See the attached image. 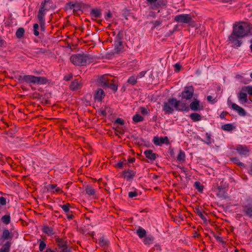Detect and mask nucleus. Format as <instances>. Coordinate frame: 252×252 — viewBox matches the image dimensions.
Here are the masks:
<instances>
[{
  "mask_svg": "<svg viewBox=\"0 0 252 252\" xmlns=\"http://www.w3.org/2000/svg\"><path fill=\"white\" fill-rule=\"evenodd\" d=\"M190 118L193 122H198L202 120V116L197 113H192L189 115Z\"/></svg>",
  "mask_w": 252,
  "mask_h": 252,
  "instance_id": "4be33fe9",
  "label": "nucleus"
},
{
  "mask_svg": "<svg viewBox=\"0 0 252 252\" xmlns=\"http://www.w3.org/2000/svg\"><path fill=\"white\" fill-rule=\"evenodd\" d=\"M140 110L141 114L143 115H148L149 114L150 110L149 109H146L144 107H141Z\"/></svg>",
  "mask_w": 252,
  "mask_h": 252,
  "instance_id": "864d4df0",
  "label": "nucleus"
},
{
  "mask_svg": "<svg viewBox=\"0 0 252 252\" xmlns=\"http://www.w3.org/2000/svg\"><path fill=\"white\" fill-rule=\"evenodd\" d=\"M174 71L176 72H179L182 67L181 65L179 63H176L174 65Z\"/></svg>",
  "mask_w": 252,
  "mask_h": 252,
  "instance_id": "6e6d98bb",
  "label": "nucleus"
},
{
  "mask_svg": "<svg viewBox=\"0 0 252 252\" xmlns=\"http://www.w3.org/2000/svg\"><path fill=\"white\" fill-rule=\"evenodd\" d=\"M98 244L103 249H105L108 247L109 241L104 236H102L98 239Z\"/></svg>",
  "mask_w": 252,
  "mask_h": 252,
  "instance_id": "a211bd4d",
  "label": "nucleus"
},
{
  "mask_svg": "<svg viewBox=\"0 0 252 252\" xmlns=\"http://www.w3.org/2000/svg\"><path fill=\"white\" fill-rule=\"evenodd\" d=\"M186 155L185 152L183 150H180L177 156V160L180 162H184L185 160Z\"/></svg>",
  "mask_w": 252,
  "mask_h": 252,
  "instance_id": "c85d7f7f",
  "label": "nucleus"
},
{
  "mask_svg": "<svg viewBox=\"0 0 252 252\" xmlns=\"http://www.w3.org/2000/svg\"><path fill=\"white\" fill-rule=\"evenodd\" d=\"M18 81L21 83H26L33 85H44L47 82V79L45 77L35 76L32 75H19L17 77Z\"/></svg>",
  "mask_w": 252,
  "mask_h": 252,
  "instance_id": "7ed1b4c3",
  "label": "nucleus"
},
{
  "mask_svg": "<svg viewBox=\"0 0 252 252\" xmlns=\"http://www.w3.org/2000/svg\"><path fill=\"white\" fill-rule=\"evenodd\" d=\"M242 91L247 92L248 94L252 95V86H245L242 88Z\"/></svg>",
  "mask_w": 252,
  "mask_h": 252,
  "instance_id": "c03bdc74",
  "label": "nucleus"
},
{
  "mask_svg": "<svg viewBox=\"0 0 252 252\" xmlns=\"http://www.w3.org/2000/svg\"><path fill=\"white\" fill-rule=\"evenodd\" d=\"M47 1H48L47 0H45L44 3L43 2L41 3L40 9H39L38 13H45L44 12H45V11L46 10L44 8L45 3L47 2Z\"/></svg>",
  "mask_w": 252,
  "mask_h": 252,
  "instance_id": "3c124183",
  "label": "nucleus"
},
{
  "mask_svg": "<svg viewBox=\"0 0 252 252\" xmlns=\"http://www.w3.org/2000/svg\"><path fill=\"white\" fill-rule=\"evenodd\" d=\"M234 127L232 124H227L221 126V129L225 131H231Z\"/></svg>",
  "mask_w": 252,
  "mask_h": 252,
  "instance_id": "f704fd0d",
  "label": "nucleus"
},
{
  "mask_svg": "<svg viewBox=\"0 0 252 252\" xmlns=\"http://www.w3.org/2000/svg\"><path fill=\"white\" fill-rule=\"evenodd\" d=\"M2 238L4 240H7L12 238L10 235V232L8 229H4L2 234Z\"/></svg>",
  "mask_w": 252,
  "mask_h": 252,
  "instance_id": "ea45409f",
  "label": "nucleus"
},
{
  "mask_svg": "<svg viewBox=\"0 0 252 252\" xmlns=\"http://www.w3.org/2000/svg\"><path fill=\"white\" fill-rule=\"evenodd\" d=\"M1 221L5 224H8L10 222V215H5L1 217Z\"/></svg>",
  "mask_w": 252,
  "mask_h": 252,
  "instance_id": "e433bc0d",
  "label": "nucleus"
},
{
  "mask_svg": "<svg viewBox=\"0 0 252 252\" xmlns=\"http://www.w3.org/2000/svg\"><path fill=\"white\" fill-rule=\"evenodd\" d=\"M38 241L39 242V250L40 252H42L45 249L46 244L42 240H39Z\"/></svg>",
  "mask_w": 252,
  "mask_h": 252,
  "instance_id": "49530a36",
  "label": "nucleus"
},
{
  "mask_svg": "<svg viewBox=\"0 0 252 252\" xmlns=\"http://www.w3.org/2000/svg\"><path fill=\"white\" fill-rule=\"evenodd\" d=\"M162 21L160 19L157 20L156 21H153L152 23L153 25V28H156L161 26L162 24Z\"/></svg>",
  "mask_w": 252,
  "mask_h": 252,
  "instance_id": "de8ad7c7",
  "label": "nucleus"
},
{
  "mask_svg": "<svg viewBox=\"0 0 252 252\" xmlns=\"http://www.w3.org/2000/svg\"><path fill=\"white\" fill-rule=\"evenodd\" d=\"M105 95V93L102 89H97L94 93V97L95 101L101 102Z\"/></svg>",
  "mask_w": 252,
  "mask_h": 252,
  "instance_id": "f8f14e48",
  "label": "nucleus"
},
{
  "mask_svg": "<svg viewBox=\"0 0 252 252\" xmlns=\"http://www.w3.org/2000/svg\"><path fill=\"white\" fill-rule=\"evenodd\" d=\"M114 124H119L121 126H123L125 124V122L123 119L118 118L115 121Z\"/></svg>",
  "mask_w": 252,
  "mask_h": 252,
  "instance_id": "5fc2aeb1",
  "label": "nucleus"
},
{
  "mask_svg": "<svg viewBox=\"0 0 252 252\" xmlns=\"http://www.w3.org/2000/svg\"><path fill=\"white\" fill-rule=\"evenodd\" d=\"M123 31H119L116 35L115 39V42H118L119 41H123Z\"/></svg>",
  "mask_w": 252,
  "mask_h": 252,
  "instance_id": "79ce46f5",
  "label": "nucleus"
},
{
  "mask_svg": "<svg viewBox=\"0 0 252 252\" xmlns=\"http://www.w3.org/2000/svg\"><path fill=\"white\" fill-rule=\"evenodd\" d=\"M122 176L127 181H131L133 180L136 174V172L134 170L128 169L125 170L122 173Z\"/></svg>",
  "mask_w": 252,
  "mask_h": 252,
  "instance_id": "9d476101",
  "label": "nucleus"
},
{
  "mask_svg": "<svg viewBox=\"0 0 252 252\" xmlns=\"http://www.w3.org/2000/svg\"><path fill=\"white\" fill-rule=\"evenodd\" d=\"M154 239V237L152 235H149L144 237L143 243L145 245H150L153 243Z\"/></svg>",
  "mask_w": 252,
  "mask_h": 252,
  "instance_id": "bb28decb",
  "label": "nucleus"
},
{
  "mask_svg": "<svg viewBox=\"0 0 252 252\" xmlns=\"http://www.w3.org/2000/svg\"><path fill=\"white\" fill-rule=\"evenodd\" d=\"M243 91H241L238 94V99L240 104H244L248 101L247 94Z\"/></svg>",
  "mask_w": 252,
  "mask_h": 252,
  "instance_id": "2eb2a0df",
  "label": "nucleus"
},
{
  "mask_svg": "<svg viewBox=\"0 0 252 252\" xmlns=\"http://www.w3.org/2000/svg\"><path fill=\"white\" fill-rule=\"evenodd\" d=\"M162 110L164 114H172L175 110L178 112H187L189 111V106L185 101L178 100L175 97H171L163 102Z\"/></svg>",
  "mask_w": 252,
  "mask_h": 252,
  "instance_id": "f03ea898",
  "label": "nucleus"
},
{
  "mask_svg": "<svg viewBox=\"0 0 252 252\" xmlns=\"http://www.w3.org/2000/svg\"><path fill=\"white\" fill-rule=\"evenodd\" d=\"M243 208L245 215L252 219V205L249 204L244 206Z\"/></svg>",
  "mask_w": 252,
  "mask_h": 252,
  "instance_id": "6ab92c4d",
  "label": "nucleus"
},
{
  "mask_svg": "<svg viewBox=\"0 0 252 252\" xmlns=\"http://www.w3.org/2000/svg\"><path fill=\"white\" fill-rule=\"evenodd\" d=\"M144 154L147 158L152 161L155 160L158 157V155L154 153L151 150H146L144 151Z\"/></svg>",
  "mask_w": 252,
  "mask_h": 252,
  "instance_id": "f3484780",
  "label": "nucleus"
},
{
  "mask_svg": "<svg viewBox=\"0 0 252 252\" xmlns=\"http://www.w3.org/2000/svg\"><path fill=\"white\" fill-rule=\"evenodd\" d=\"M153 142L155 145L161 146L163 144L169 143V140L167 136L158 137V136H155L153 138Z\"/></svg>",
  "mask_w": 252,
  "mask_h": 252,
  "instance_id": "9b49d317",
  "label": "nucleus"
},
{
  "mask_svg": "<svg viewBox=\"0 0 252 252\" xmlns=\"http://www.w3.org/2000/svg\"><path fill=\"white\" fill-rule=\"evenodd\" d=\"M112 17V14L110 12H108L107 14H106V15L105 16V19L108 20V19H109L110 18H111Z\"/></svg>",
  "mask_w": 252,
  "mask_h": 252,
  "instance_id": "774afa93",
  "label": "nucleus"
},
{
  "mask_svg": "<svg viewBox=\"0 0 252 252\" xmlns=\"http://www.w3.org/2000/svg\"><path fill=\"white\" fill-rule=\"evenodd\" d=\"M230 104L232 109L236 111L239 116L244 117L246 115V112L242 107L234 103L230 102Z\"/></svg>",
  "mask_w": 252,
  "mask_h": 252,
  "instance_id": "ddd939ff",
  "label": "nucleus"
},
{
  "mask_svg": "<svg viewBox=\"0 0 252 252\" xmlns=\"http://www.w3.org/2000/svg\"><path fill=\"white\" fill-rule=\"evenodd\" d=\"M214 236L218 241H219L222 244L224 243V241H223V240L221 237H220L219 236H217L215 235H214Z\"/></svg>",
  "mask_w": 252,
  "mask_h": 252,
  "instance_id": "69168bd1",
  "label": "nucleus"
},
{
  "mask_svg": "<svg viewBox=\"0 0 252 252\" xmlns=\"http://www.w3.org/2000/svg\"><path fill=\"white\" fill-rule=\"evenodd\" d=\"M250 30V24L247 22H241L238 25H233L232 32L228 37L233 47L238 48L241 46L242 39L249 33Z\"/></svg>",
  "mask_w": 252,
  "mask_h": 252,
  "instance_id": "f257e3e1",
  "label": "nucleus"
},
{
  "mask_svg": "<svg viewBox=\"0 0 252 252\" xmlns=\"http://www.w3.org/2000/svg\"><path fill=\"white\" fill-rule=\"evenodd\" d=\"M193 14H181L177 15L174 17V21L180 23H184L188 24L191 27H194L196 26V23L193 19L194 18Z\"/></svg>",
  "mask_w": 252,
  "mask_h": 252,
  "instance_id": "20e7f679",
  "label": "nucleus"
},
{
  "mask_svg": "<svg viewBox=\"0 0 252 252\" xmlns=\"http://www.w3.org/2000/svg\"><path fill=\"white\" fill-rule=\"evenodd\" d=\"M146 72H147L146 71H141L140 72H139L138 73V74L137 75V76L136 77H137V78L139 77V78H141L145 76Z\"/></svg>",
  "mask_w": 252,
  "mask_h": 252,
  "instance_id": "e2e57ef3",
  "label": "nucleus"
},
{
  "mask_svg": "<svg viewBox=\"0 0 252 252\" xmlns=\"http://www.w3.org/2000/svg\"><path fill=\"white\" fill-rule=\"evenodd\" d=\"M42 231L49 236H52L55 234L53 228L48 225L43 226L42 228Z\"/></svg>",
  "mask_w": 252,
  "mask_h": 252,
  "instance_id": "412c9836",
  "label": "nucleus"
},
{
  "mask_svg": "<svg viewBox=\"0 0 252 252\" xmlns=\"http://www.w3.org/2000/svg\"><path fill=\"white\" fill-rule=\"evenodd\" d=\"M44 16L45 13H38L37 17L41 27L45 25Z\"/></svg>",
  "mask_w": 252,
  "mask_h": 252,
  "instance_id": "7c9ffc66",
  "label": "nucleus"
},
{
  "mask_svg": "<svg viewBox=\"0 0 252 252\" xmlns=\"http://www.w3.org/2000/svg\"><path fill=\"white\" fill-rule=\"evenodd\" d=\"M231 160L233 161L234 163L236 164L237 165L240 167H245V164L243 162H241L239 161V159L237 158H231Z\"/></svg>",
  "mask_w": 252,
  "mask_h": 252,
  "instance_id": "37998d69",
  "label": "nucleus"
},
{
  "mask_svg": "<svg viewBox=\"0 0 252 252\" xmlns=\"http://www.w3.org/2000/svg\"><path fill=\"white\" fill-rule=\"evenodd\" d=\"M190 108L193 111H200L203 109V106L200 101L196 98H194L193 101L190 103L189 108Z\"/></svg>",
  "mask_w": 252,
  "mask_h": 252,
  "instance_id": "0eeeda50",
  "label": "nucleus"
},
{
  "mask_svg": "<svg viewBox=\"0 0 252 252\" xmlns=\"http://www.w3.org/2000/svg\"><path fill=\"white\" fill-rule=\"evenodd\" d=\"M56 243L57 244L58 247L63 249L62 252H71L70 249L68 248L67 245V241L61 238H57L55 239Z\"/></svg>",
  "mask_w": 252,
  "mask_h": 252,
  "instance_id": "6e6552de",
  "label": "nucleus"
},
{
  "mask_svg": "<svg viewBox=\"0 0 252 252\" xmlns=\"http://www.w3.org/2000/svg\"><path fill=\"white\" fill-rule=\"evenodd\" d=\"M11 246V243L7 241L5 242L2 247L0 249V252H9L10 247Z\"/></svg>",
  "mask_w": 252,
  "mask_h": 252,
  "instance_id": "c756f323",
  "label": "nucleus"
},
{
  "mask_svg": "<svg viewBox=\"0 0 252 252\" xmlns=\"http://www.w3.org/2000/svg\"><path fill=\"white\" fill-rule=\"evenodd\" d=\"M236 150L240 155L245 156L249 152V150L246 146L239 145Z\"/></svg>",
  "mask_w": 252,
  "mask_h": 252,
  "instance_id": "dca6fc26",
  "label": "nucleus"
},
{
  "mask_svg": "<svg viewBox=\"0 0 252 252\" xmlns=\"http://www.w3.org/2000/svg\"><path fill=\"white\" fill-rule=\"evenodd\" d=\"M6 46V41L3 40L1 36H0V47H5Z\"/></svg>",
  "mask_w": 252,
  "mask_h": 252,
  "instance_id": "bf43d9fd",
  "label": "nucleus"
},
{
  "mask_svg": "<svg viewBox=\"0 0 252 252\" xmlns=\"http://www.w3.org/2000/svg\"><path fill=\"white\" fill-rule=\"evenodd\" d=\"M36 51L37 54H44L46 52V50L43 48H37Z\"/></svg>",
  "mask_w": 252,
  "mask_h": 252,
  "instance_id": "13d9d810",
  "label": "nucleus"
},
{
  "mask_svg": "<svg viewBox=\"0 0 252 252\" xmlns=\"http://www.w3.org/2000/svg\"><path fill=\"white\" fill-rule=\"evenodd\" d=\"M38 27H39V26H38V24H34L33 25V31H34V32H33V33L35 35V36H38L39 35V32L38 31Z\"/></svg>",
  "mask_w": 252,
  "mask_h": 252,
  "instance_id": "8fccbe9b",
  "label": "nucleus"
},
{
  "mask_svg": "<svg viewBox=\"0 0 252 252\" xmlns=\"http://www.w3.org/2000/svg\"><path fill=\"white\" fill-rule=\"evenodd\" d=\"M6 198L2 196L0 197V204L3 206V205H6Z\"/></svg>",
  "mask_w": 252,
  "mask_h": 252,
  "instance_id": "052dcab7",
  "label": "nucleus"
},
{
  "mask_svg": "<svg viewBox=\"0 0 252 252\" xmlns=\"http://www.w3.org/2000/svg\"><path fill=\"white\" fill-rule=\"evenodd\" d=\"M212 139L211 138V135L208 133H206V139L205 140H202L204 143L207 144V145H210L212 143Z\"/></svg>",
  "mask_w": 252,
  "mask_h": 252,
  "instance_id": "a19ab883",
  "label": "nucleus"
},
{
  "mask_svg": "<svg viewBox=\"0 0 252 252\" xmlns=\"http://www.w3.org/2000/svg\"><path fill=\"white\" fill-rule=\"evenodd\" d=\"M73 75L72 73H70L67 75L64 76L63 79L66 81L70 80L72 78Z\"/></svg>",
  "mask_w": 252,
  "mask_h": 252,
  "instance_id": "680f3d73",
  "label": "nucleus"
},
{
  "mask_svg": "<svg viewBox=\"0 0 252 252\" xmlns=\"http://www.w3.org/2000/svg\"><path fill=\"white\" fill-rule=\"evenodd\" d=\"M194 187L199 192H202L203 190V186L198 181L195 182Z\"/></svg>",
  "mask_w": 252,
  "mask_h": 252,
  "instance_id": "58836bf2",
  "label": "nucleus"
},
{
  "mask_svg": "<svg viewBox=\"0 0 252 252\" xmlns=\"http://www.w3.org/2000/svg\"><path fill=\"white\" fill-rule=\"evenodd\" d=\"M124 164V162H123V161H119L117 163V165H116V167L117 168H122L123 167V166Z\"/></svg>",
  "mask_w": 252,
  "mask_h": 252,
  "instance_id": "0e129e2a",
  "label": "nucleus"
},
{
  "mask_svg": "<svg viewBox=\"0 0 252 252\" xmlns=\"http://www.w3.org/2000/svg\"><path fill=\"white\" fill-rule=\"evenodd\" d=\"M128 196L130 198H134L138 196V193L136 191H129L128 193Z\"/></svg>",
  "mask_w": 252,
  "mask_h": 252,
  "instance_id": "603ef678",
  "label": "nucleus"
},
{
  "mask_svg": "<svg viewBox=\"0 0 252 252\" xmlns=\"http://www.w3.org/2000/svg\"><path fill=\"white\" fill-rule=\"evenodd\" d=\"M108 87L107 88H109L114 92H116L118 90V86L114 83L113 80H110L108 83Z\"/></svg>",
  "mask_w": 252,
  "mask_h": 252,
  "instance_id": "473e14b6",
  "label": "nucleus"
},
{
  "mask_svg": "<svg viewBox=\"0 0 252 252\" xmlns=\"http://www.w3.org/2000/svg\"><path fill=\"white\" fill-rule=\"evenodd\" d=\"M85 191L87 194L93 196L95 195V190L92 187L89 185H87L85 188Z\"/></svg>",
  "mask_w": 252,
  "mask_h": 252,
  "instance_id": "cd10ccee",
  "label": "nucleus"
},
{
  "mask_svg": "<svg viewBox=\"0 0 252 252\" xmlns=\"http://www.w3.org/2000/svg\"><path fill=\"white\" fill-rule=\"evenodd\" d=\"M136 233L140 238H144L146 236V231L140 226L136 230Z\"/></svg>",
  "mask_w": 252,
  "mask_h": 252,
  "instance_id": "5701e85b",
  "label": "nucleus"
},
{
  "mask_svg": "<svg viewBox=\"0 0 252 252\" xmlns=\"http://www.w3.org/2000/svg\"><path fill=\"white\" fill-rule=\"evenodd\" d=\"M70 206V205L69 203H66L63 205H60V207L66 213H68L69 211Z\"/></svg>",
  "mask_w": 252,
  "mask_h": 252,
  "instance_id": "a18cd8bd",
  "label": "nucleus"
},
{
  "mask_svg": "<svg viewBox=\"0 0 252 252\" xmlns=\"http://www.w3.org/2000/svg\"><path fill=\"white\" fill-rule=\"evenodd\" d=\"M47 189L50 191L55 190V191H53L54 192H60L61 191V192H63V191H61L60 188L57 187V185L56 184H49L47 186Z\"/></svg>",
  "mask_w": 252,
  "mask_h": 252,
  "instance_id": "b1692460",
  "label": "nucleus"
},
{
  "mask_svg": "<svg viewBox=\"0 0 252 252\" xmlns=\"http://www.w3.org/2000/svg\"><path fill=\"white\" fill-rule=\"evenodd\" d=\"M25 33V30L23 28H19L16 31L15 33L16 36L17 38H21Z\"/></svg>",
  "mask_w": 252,
  "mask_h": 252,
  "instance_id": "2f4dec72",
  "label": "nucleus"
},
{
  "mask_svg": "<svg viewBox=\"0 0 252 252\" xmlns=\"http://www.w3.org/2000/svg\"><path fill=\"white\" fill-rule=\"evenodd\" d=\"M109 81L110 80L107 75H103L99 76L97 80L98 84L105 89H107V87H108V84Z\"/></svg>",
  "mask_w": 252,
  "mask_h": 252,
  "instance_id": "1a4fd4ad",
  "label": "nucleus"
},
{
  "mask_svg": "<svg viewBox=\"0 0 252 252\" xmlns=\"http://www.w3.org/2000/svg\"><path fill=\"white\" fill-rule=\"evenodd\" d=\"M217 189L219 192H224V188L222 186H218Z\"/></svg>",
  "mask_w": 252,
  "mask_h": 252,
  "instance_id": "338daca9",
  "label": "nucleus"
},
{
  "mask_svg": "<svg viewBox=\"0 0 252 252\" xmlns=\"http://www.w3.org/2000/svg\"><path fill=\"white\" fill-rule=\"evenodd\" d=\"M162 5V3L161 1H157L153 4L152 8L153 9H157Z\"/></svg>",
  "mask_w": 252,
  "mask_h": 252,
  "instance_id": "09e8293b",
  "label": "nucleus"
},
{
  "mask_svg": "<svg viewBox=\"0 0 252 252\" xmlns=\"http://www.w3.org/2000/svg\"><path fill=\"white\" fill-rule=\"evenodd\" d=\"M194 88L192 86H188L184 87V90L179 94L183 99L190 100L194 94Z\"/></svg>",
  "mask_w": 252,
  "mask_h": 252,
  "instance_id": "423d86ee",
  "label": "nucleus"
},
{
  "mask_svg": "<svg viewBox=\"0 0 252 252\" xmlns=\"http://www.w3.org/2000/svg\"><path fill=\"white\" fill-rule=\"evenodd\" d=\"M90 59L89 55L84 54L72 55L70 58V61L75 65H85Z\"/></svg>",
  "mask_w": 252,
  "mask_h": 252,
  "instance_id": "39448f33",
  "label": "nucleus"
},
{
  "mask_svg": "<svg viewBox=\"0 0 252 252\" xmlns=\"http://www.w3.org/2000/svg\"><path fill=\"white\" fill-rule=\"evenodd\" d=\"M82 85L78 79L72 81L69 86V88L72 91H76L81 89Z\"/></svg>",
  "mask_w": 252,
  "mask_h": 252,
  "instance_id": "4468645a",
  "label": "nucleus"
},
{
  "mask_svg": "<svg viewBox=\"0 0 252 252\" xmlns=\"http://www.w3.org/2000/svg\"><path fill=\"white\" fill-rule=\"evenodd\" d=\"M67 4L71 9H73V10H78L81 8L80 4L78 2L74 3L73 2H69Z\"/></svg>",
  "mask_w": 252,
  "mask_h": 252,
  "instance_id": "393cba45",
  "label": "nucleus"
},
{
  "mask_svg": "<svg viewBox=\"0 0 252 252\" xmlns=\"http://www.w3.org/2000/svg\"><path fill=\"white\" fill-rule=\"evenodd\" d=\"M207 100L211 104H215L217 102V100L211 95H208L207 97Z\"/></svg>",
  "mask_w": 252,
  "mask_h": 252,
  "instance_id": "4d7b16f0",
  "label": "nucleus"
},
{
  "mask_svg": "<svg viewBox=\"0 0 252 252\" xmlns=\"http://www.w3.org/2000/svg\"><path fill=\"white\" fill-rule=\"evenodd\" d=\"M127 82L132 86L135 85L137 82V77L134 75L130 76L128 78Z\"/></svg>",
  "mask_w": 252,
  "mask_h": 252,
  "instance_id": "72a5a7b5",
  "label": "nucleus"
},
{
  "mask_svg": "<svg viewBox=\"0 0 252 252\" xmlns=\"http://www.w3.org/2000/svg\"><path fill=\"white\" fill-rule=\"evenodd\" d=\"M197 215L205 222L207 221V220L205 216L203 215L202 211L199 208H197L195 212Z\"/></svg>",
  "mask_w": 252,
  "mask_h": 252,
  "instance_id": "c9c22d12",
  "label": "nucleus"
},
{
  "mask_svg": "<svg viewBox=\"0 0 252 252\" xmlns=\"http://www.w3.org/2000/svg\"><path fill=\"white\" fill-rule=\"evenodd\" d=\"M90 15L92 19L99 18L101 16V12L100 10L97 8L92 9L90 12Z\"/></svg>",
  "mask_w": 252,
  "mask_h": 252,
  "instance_id": "aec40b11",
  "label": "nucleus"
},
{
  "mask_svg": "<svg viewBox=\"0 0 252 252\" xmlns=\"http://www.w3.org/2000/svg\"><path fill=\"white\" fill-rule=\"evenodd\" d=\"M115 52L119 53L121 52L123 49V41H119L118 42H114Z\"/></svg>",
  "mask_w": 252,
  "mask_h": 252,
  "instance_id": "a878e982",
  "label": "nucleus"
},
{
  "mask_svg": "<svg viewBox=\"0 0 252 252\" xmlns=\"http://www.w3.org/2000/svg\"><path fill=\"white\" fill-rule=\"evenodd\" d=\"M144 118L139 114H136L132 117L133 121L135 123H138L144 121Z\"/></svg>",
  "mask_w": 252,
  "mask_h": 252,
  "instance_id": "4c0bfd02",
  "label": "nucleus"
}]
</instances>
